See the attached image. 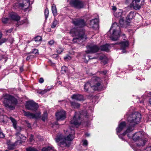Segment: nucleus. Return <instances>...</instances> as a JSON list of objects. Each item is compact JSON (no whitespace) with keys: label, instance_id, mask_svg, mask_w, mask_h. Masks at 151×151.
<instances>
[{"label":"nucleus","instance_id":"nucleus-14","mask_svg":"<svg viewBox=\"0 0 151 151\" xmlns=\"http://www.w3.org/2000/svg\"><path fill=\"white\" fill-rule=\"evenodd\" d=\"M73 24L75 26L80 27H83L86 25V23L83 19L78 18L74 19L72 20Z\"/></svg>","mask_w":151,"mask_h":151},{"label":"nucleus","instance_id":"nucleus-50","mask_svg":"<svg viewBox=\"0 0 151 151\" xmlns=\"http://www.w3.org/2000/svg\"><path fill=\"white\" fill-rule=\"evenodd\" d=\"M12 31V29H10L9 30H7L6 32H9L10 33Z\"/></svg>","mask_w":151,"mask_h":151},{"label":"nucleus","instance_id":"nucleus-17","mask_svg":"<svg viewBox=\"0 0 151 151\" xmlns=\"http://www.w3.org/2000/svg\"><path fill=\"white\" fill-rule=\"evenodd\" d=\"M24 113L25 116L27 117L32 119H37L39 117L40 115V114L39 113L33 114L26 111H24Z\"/></svg>","mask_w":151,"mask_h":151},{"label":"nucleus","instance_id":"nucleus-58","mask_svg":"<svg viewBox=\"0 0 151 151\" xmlns=\"http://www.w3.org/2000/svg\"><path fill=\"white\" fill-rule=\"evenodd\" d=\"M86 55H85L84 56V59L85 60H86V63H87L88 62V60H87V59L86 58Z\"/></svg>","mask_w":151,"mask_h":151},{"label":"nucleus","instance_id":"nucleus-33","mask_svg":"<svg viewBox=\"0 0 151 151\" xmlns=\"http://www.w3.org/2000/svg\"><path fill=\"white\" fill-rule=\"evenodd\" d=\"M58 24V22L56 20H54L51 26L52 28H54L55 27L57 24Z\"/></svg>","mask_w":151,"mask_h":151},{"label":"nucleus","instance_id":"nucleus-40","mask_svg":"<svg viewBox=\"0 0 151 151\" xmlns=\"http://www.w3.org/2000/svg\"><path fill=\"white\" fill-rule=\"evenodd\" d=\"M83 145L84 146H87L88 144V141L86 140H84L83 141Z\"/></svg>","mask_w":151,"mask_h":151},{"label":"nucleus","instance_id":"nucleus-22","mask_svg":"<svg viewBox=\"0 0 151 151\" xmlns=\"http://www.w3.org/2000/svg\"><path fill=\"white\" fill-rule=\"evenodd\" d=\"M73 99H74L78 101H81L83 99V98L82 95L78 94H74L71 96Z\"/></svg>","mask_w":151,"mask_h":151},{"label":"nucleus","instance_id":"nucleus-15","mask_svg":"<svg viewBox=\"0 0 151 151\" xmlns=\"http://www.w3.org/2000/svg\"><path fill=\"white\" fill-rule=\"evenodd\" d=\"M57 120H63L65 118V112L63 110H61L56 114Z\"/></svg>","mask_w":151,"mask_h":151},{"label":"nucleus","instance_id":"nucleus-29","mask_svg":"<svg viewBox=\"0 0 151 151\" xmlns=\"http://www.w3.org/2000/svg\"><path fill=\"white\" fill-rule=\"evenodd\" d=\"M68 70V68L65 66H63L61 68V72L63 74L66 73Z\"/></svg>","mask_w":151,"mask_h":151},{"label":"nucleus","instance_id":"nucleus-34","mask_svg":"<svg viewBox=\"0 0 151 151\" xmlns=\"http://www.w3.org/2000/svg\"><path fill=\"white\" fill-rule=\"evenodd\" d=\"M64 59L66 61H68L71 59V57L68 55H67L64 57Z\"/></svg>","mask_w":151,"mask_h":151},{"label":"nucleus","instance_id":"nucleus-6","mask_svg":"<svg viewBox=\"0 0 151 151\" xmlns=\"http://www.w3.org/2000/svg\"><path fill=\"white\" fill-rule=\"evenodd\" d=\"M144 134V132L139 131L136 132L132 136V139L134 141H138V142L137 143V147H143L147 141L146 139L142 138Z\"/></svg>","mask_w":151,"mask_h":151},{"label":"nucleus","instance_id":"nucleus-13","mask_svg":"<svg viewBox=\"0 0 151 151\" xmlns=\"http://www.w3.org/2000/svg\"><path fill=\"white\" fill-rule=\"evenodd\" d=\"M25 106L27 109L34 111H36L38 108L37 104L33 101L27 102Z\"/></svg>","mask_w":151,"mask_h":151},{"label":"nucleus","instance_id":"nucleus-41","mask_svg":"<svg viewBox=\"0 0 151 151\" xmlns=\"http://www.w3.org/2000/svg\"><path fill=\"white\" fill-rule=\"evenodd\" d=\"M9 41L11 44H12L14 42V40L12 37H10L9 39Z\"/></svg>","mask_w":151,"mask_h":151},{"label":"nucleus","instance_id":"nucleus-36","mask_svg":"<svg viewBox=\"0 0 151 151\" xmlns=\"http://www.w3.org/2000/svg\"><path fill=\"white\" fill-rule=\"evenodd\" d=\"M42 40V37L40 36H37L35 38V42H39Z\"/></svg>","mask_w":151,"mask_h":151},{"label":"nucleus","instance_id":"nucleus-18","mask_svg":"<svg viewBox=\"0 0 151 151\" xmlns=\"http://www.w3.org/2000/svg\"><path fill=\"white\" fill-rule=\"evenodd\" d=\"M126 126V124L124 122H122L119 124L118 127L116 129L117 134L118 135V133L120 132Z\"/></svg>","mask_w":151,"mask_h":151},{"label":"nucleus","instance_id":"nucleus-2","mask_svg":"<svg viewBox=\"0 0 151 151\" xmlns=\"http://www.w3.org/2000/svg\"><path fill=\"white\" fill-rule=\"evenodd\" d=\"M71 131V132L66 137H64L62 135H60L57 136L55 140L56 142H60L59 144V145L60 147H64L66 146H68L70 145V142L74 138V134L75 131L74 128H70L68 131Z\"/></svg>","mask_w":151,"mask_h":151},{"label":"nucleus","instance_id":"nucleus-5","mask_svg":"<svg viewBox=\"0 0 151 151\" xmlns=\"http://www.w3.org/2000/svg\"><path fill=\"white\" fill-rule=\"evenodd\" d=\"M3 101L6 107L12 109L15 108L17 103V100L15 98L8 94H6L4 96Z\"/></svg>","mask_w":151,"mask_h":151},{"label":"nucleus","instance_id":"nucleus-51","mask_svg":"<svg viewBox=\"0 0 151 151\" xmlns=\"http://www.w3.org/2000/svg\"><path fill=\"white\" fill-rule=\"evenodd\" d=\"M19 70L21 72H22L23 71V67H20L19 68Z\"/></svg>","mask_w":151,"mask_h":151},{"label":"nucleus","instance_id":"nucleus-1","mask_svg":"<svg viewBox=\"0 0 151 151\" xmlns=\"http://www.w3.org/2000/svg\"><path fill=\"white\" fill-rule=\"evenodd\" d=\"M141 118V114L138 112H135L130 114L127 119L128 127L126 131L123 134L118 135L119 137L122 140H124L123 136L134 129V126L140 122Z\"/></svg>","mask_w":151,"mask_h":151},{"label":"nucleus","instance_id":"nucleus-7","mask_svg":"<svg viewBox=\"0 0 151 151\" xmlns=\"http://www.w3.org/2000/svg\"><path fill=\"white\" fill-rule=\"evenodd\" d=\"M119 24L116 22L114 23L108 32V34L109 32L112 30L113 33L110 36L111 39L113 41L117 40L120 35V27L119 26Z\"/></svg>","mask_w":151,"mask_h":151},{"label":"nucleus","instance_id":"nucleus-4","mask_svg":"<svg viewBox=\"0 0 151 151\" xmlns=\"http://www.w3.org/2000/svg\"><path fill=\"white\" fill-rule=\"evenodd\" d=\"M70 33L71 35L76 37L73 39V43H78L80 40L86 38L85 31L82 28H73L71 29Z\"/></svg>","mask_w":151,"mask_h":151},{"label":"nucleus","instance_id":"nucleus-55","mask_svg":"<svg viewBox=\"0 0 151 151\" xmlns=\"http://www.w3.org/2000/svg\"><path fill=\"white\" fill-rule=\"evenodd\" d=\"M4 110L0 108V114L3 113Z\"/></svg>","mask_w":151,"mask_h":151},{"label":"nucleus","instance_id":"nucleus-59","mask_svg":"<svg viewBox=\"0 0 151 151\" xmlns=\"http://www.w3.org/2000/svg\"><path fill=\"white\" fill-rule=\"evenodd\" d=\"M53 57H56L58 56V55L57 54H54L52 55Z\"/></svg>","mask_w":151,"mask_h":151},{"label":"nucleus","instance_id":"nucleus-47","mask_svg":"<svg viewBox=\"0 0 151 151\" xmlns=\"http://www.w3.org/2000/svg\"><path fill=\"white\" fill-rule=\"evenodd\" d=\"M132 0H126L125 3L126 4H128L131 3L132 1Z\"/></svg>","mask_w":151,"mask_h":151},{"label":"nucleus","instance_id":"nucleus-46","mask_svg":"<svg viewBox=\"0 0 151 151\" xmlns=\"http://www.w3.org/2000/svg\"><path fill=\"white\" fill-rule=\"evenodd\" d=\"M29 1L30 0H23V2L24 3V1H25L27 3V4H28L27 5L29 6L30 4Z\"/></svg>","mask_w":151,"mask_h":151},{"label":"nucleus","instance_id":"nucleus-16","mask_svg":"<svg viewBox=\"0 0 151 151\" xmlns=\"http://www.w3.org/2000/svg\"><path fill=\"white\" fill-rule=\"evenodd\" d=\"M89 27L93 29H96L99 27L98 21L95 18L91 20L89 24Z\"/></svg>","mask_w":151,"mask_h":151},{"label":"nucleus","instance_id":"nucleus-26","mask_svg":"<svg viewBox=\"0 0 151 151\" xmlns=\"http://www.w3.org/2000/svg\"><path fill=\"white\" fill-rule=\"evenodd\" d=\"M100 59L102 60V62L104 65L106 64L107 62V60L105 56H100Z\"/></svg>","mask_w":151,"mask_h":151},{"label":"nucleus","instance_id":"nucleus-12","mask_svg":"<svg viewBox=\"0 0 151 151\" xmlns=\"http://www.w3.org/2000/svg\"><path fill=\"white\" fill-rule=\"evenodd\" d=\"M144 1V0H133L130 6L135 10H139L141 8L142 3Z\"/></svg>","mask_w":151,"mask_h":151},{"label":"nucleus","instance_id":"nucleus-21","mask_svg":"<svg viewBox=\"0 0 151 151\" xmlns=\"http://www.w3.org/2000/svg\"><path fill=\"white\" fill-rule=\"evenodd\" d=\"M9 17L12 20L16 21L19 20L20 18V16H18L16 13L14 12L10 13Z\"/></svg>","mask_w":151,"mask_h":151},{"label":"nucleus","instance_id":"nucleus-11","mask_svg":"<svg viewBox=\"0 0 151 151\" xmlns=\"http://www.w3.org/2000/svg\"><path fill=\"white\" fill-rule=\"evenodd\" d=\"M81 115L79 112H75V114L71 120L70 123L75 125H79L81 123Z\"/></svg>","mask_w":151,"mask_h":151},{"label":"nucleus","instance_id":"nucleus-10","mask_svg":"<svg viewBox=\"0 0 151 151\" xmlns=\"http://www.w3.org/2000/svg\"><path fill=\"white\" fill-rule=\"evenodd\" d=\"M70 4L72 6L78 9L83 8L85 5L84 2L80 0H71Z\"/></svg>","mask_w":151,"mask_h":151},{"label":"nucleus","instance_id":"nucleus-30","mask_svg":"<svg viewBox=\"0 0 151 151\" xmlns=\"http://www.w3.org/2000/svg\"><path fill=\"white\" fill-rule=\"evenodd\" d=\"M53 147L50 146L45 147L43 148L42 150V151H49L52 149Z\"/></svg>","mask_w":151,"mask_h":151},{"label":"nucleus","instance_id":"nucleus-62","mask_svg":"<svg viewBox=\"0 0 151 151\" xmlns=\"http://www.w3.org/2000/svg\"><path fill=\"white\" fill-rule=\"evenodd\" d=\"M127 136L129 138H130L132 137V136H130L129 134H127Z\"/></svg>","mask_w":151,"mask_h":151},{"label":"nucleus","instance_id":"nucleus-20","mask_svg":"<svg viewBox=\"0 0 151 151\" xmlns=\"http://www.w3.org/2000/svg\"><path fill=\"white\" fill-rule=\"evenodd\" d=\"M121 49L122 50L123 53H125V49L129 46V42L128 41L122 42L120 43Z\"/></svg>","mask_w":151,"mask_h":151},{"label":"nucleus","instance_id":"nucleus-32","mask_svg":"<svg viewBox=\"0 0 151 151\" xmlns=\"http://www.w3.org/2000/svg\"><path fill=\"white\" fill-rule=\"evenodd\" d=\"M44 14L45 17V19H46L48 17L49 14V10L48 9L46 8L45 9L44 12Z\"/></svg>","mask_w":151,"mask_h":151},{"label":"nucleus","instance_id":"nucleus-24","mask_svg":"<svg viewBox=\"0 0 151 151\" xmlns=\"http://www.w3.org/2000/svg\"><path fill=\"white\" fill-rule=\"evenodd\" d=\"M114 15L116 17L119 18L120 20L123 21V19L122 18V13L121 12H116L114 13Z\"/></svg>","mask_w":151,"mask_h":151},{"label":"nucleus","instance_id":"nucleus-57","mask_svg":"<svg viewBox=\"0 0 151 151\" xmlns=\"http://www.w3.org/2000/svg\"><path fill=\"white\" fill-rule=\"evenodd\" d=\"M112 9L113 10H116V7L115 6H113L112 8Z\"/></svg>","mask_w":151,"mask_h":151},{"label":"nucleus","instance_id":"nucleus-45","mask_svg":"<svg viewBox=\"0 0 151 151\" xmlns=\"http://www.w3.org/2000/svg\"><path fill=\"white\" fill-rule=\"evenodd\" d=\"M4 137V135L3 133L0 132V138H3Z\"/></svg>","mask_w":151,"mask_h":151},{"label":"nucleus","instance_id":"nucleus-31","mask_svg":"<svg viewBox=\"0 0 151 151\" xmlns=\"http://www.w3.org/2000/svg\"><path fill=\"white\" fill-rule=\"evenodd\" d=\"M47 114L46 111L44 112L42 117V120L45 121L47 119Z\"/></svg>","mask_w":151,"mask_h":151},{"label":"nucleus","instance_id":"nucleus-9","mask_svg":"<svg viewBox=\"0 0 151 151\" xmlns=\"http://www.w3.org/2000/svg\"><path fill=\"white\" fill-rule=\"evenodd\" d=\"M9 119L13 123L14 128L16 130L17 132L15 135L16 138L18 140L20 141L21 142H24L26 140V137L20 133L22 129L21 127L16 126L17 122L12 117H10Z\"/></svg>","mask_w":151,"mask_h":151},{"label":"nucleus","instance_id":"nucleus-63","mask_svg":"<svg viewBox=\"0 0 151 151\" xmlns=\"http://www.w3.org/2000/svg\"><path fill=\"white\" fill-rule=\"evenodd\" d=\"M149 103L151 104V98L149 100Z\"/></svg>","mask_w":151,"mask_h":151},{"label":"nucleus","instance_id":"nucleus-64","mask_svg":"<svg viewBox=\"0 0 151 151\" xmlns=\"http://www.w3.org/2000/svg\"><path fill=\"white\" fill-rule=\"evenodd\" d=\"M2 36V35L1 34H0V39L1 38Z\"/></svg>","mask_w":151,"mask_h":151},{"label":"nucleus","instance_id":"nucleus-19","mask_svg":"<svg viewBox=\"0 0 151 151\" xmlns=\"http://www.w3.org/2000/svg\"><path fill=\"white\" fill-rule=\"evenodd\" d=\"M136 14L133 11L130 12L127 15L126 20L127 22H129L130 21L133 19L135 16Z\"/></svg>","mask_w":151,"mask_h":151},{"label":"nucleus","instance_id":"nucleus-44","mask_svg":"<svg viewBox=\"0 0 151 151\" xmlns=\"http://www.w3.org/2000/svg\"><path fill=\"white\" fill-rule=\"evenodd\" d=\"M44 79L42 78H40L39 82L40 83H42L44 82Z\"/></svg>","mask_w":151,"mask_h":151},{"label":"nucleus","instance_id":"nucleus-61","mask_svg":"<svg viewBox=\"0 0 151 151\" xmlns=\"http://www.w3.org/2000/svg\"><path fill=\"white\" fill-rule=\"evenodd\" d=\"M137 102L138 103H143V101H141L140 100H139V101H137Z\"/></svg>","mask_w":151,"mask_h":151},{"label":"nucleus","instance_id":"nucleus-8","mask_svg":"<svg viewBox=\"0 0 151 151\" xmlns=\"http://www.w3.org/2000/svg\"><path fill=\"white\" fill-rule=\"evenodd\" d=\"M109 45L106 44L101 46L100 49L102 51L108 52L109 51ZM87 50L86 51L87 54L94 53L97 52L99 48L97 45H88L87 47Z\"/></svg>","mask_w":151,"mask_h":151},{"label":"nucleus","instance_id":"nucleus-49","mask_svg":"<svg viewBox=\"0 0 151 151\" xmlns=\"http://www.w3.org/2000/svg\"><path fill=\"white\" fill-rule=\"evenodd\" d=\"M32 57V55H30V56H27V58H26L27 60H29L30 58Z\"/></svg>","mask_w":151,"mask_h":151},{"label":"nucleus","instance_id":"nucleus-56","mask_svg":"<svg viewBox=\"0 0 151 151\" xmlns=\"http://www.w3.org/2000/svg\"><path fill=\"white\" fill-rule=\"evenodd\" d=\"M87 58H88V60H89V59H93L95 58H91L89 56H88H88H87Z\"/></svg>","mask_w":151,"mask_h":151},{"label":"nucleus","instance_id":"nucleus-54","mask_svg":"<svg viewBox=\"0 0 151 151\" xmlns=\"http://www.w3.org/2000/svg\"><path fill=\"white\" fill-rule=\"evenodd\" d=\"M48 91V90L47 89H45L44 90L42 91L41 93H46Z\"/></svg>","mask_w":151,"mask_h":151},{"label":"nucleus","instance_id":"nucleus-53","mask_svg":"<svg viewBox=\"0 0 151 151\" xmlns=\"http://www.w3.org/2000/svg\"><path fill=\"white\" fill-rule=\"evenodd\" d=\"M107 71L106 70H104L103 71L101 72V73H103L104 75H105L107 73Z\"/></svg>","mask_w":151,"mask_h":151},{"label":"nucleus","instance_id":"nucleus-27","mask_svg":"<svg viewBox=\"0 0 151 151\" xmlns=\"http://www.w3.org/2000/svg\"><path fill=\"white\" fill-rule=\"evenodd\" d=\"M8 148L10 150H12L14 149L16 147V145L14 143H9L8 144Z\"/></svg>","mask_w":151,"mask_h":151},{"label":"nucleus","instance_id":"nucleus-3","mask_svg":"<svg viewBox=\"0 0 151 151\" xmlns=\"http://www.w3.org/2000/svg\"><path fill=\"white\" fill-rule=\"evenodd\" d=\"M101 80L99 77L94 76L92 78L90 82H87L84 85V89L88 91L90 88H92L94 91H100L103 88V86L101 84Z\"/></svg>","mask_w":151,"mask_h":151},{"label":"nucleus","instance_id":"nucleus-38","mask_svg":"<svg viewBox=\"0 0 151 151\" xmlns=\"http://www.w3.org/2000/svg\"><path fill=\"white\" fill-rule=\"evenodd\" d=\"M9 20V19L8 18H3L2 19V22L4 23H7Z\"/></svg>","mask_w":151,"mask_h":151},{"label":"nucleus","instance_id":"nucleus-39","mask_svg":"<svg viewBox=\"0 0 151 151\" xmlns=\"http://www.w3.org/2000/svg\"><path fill=\"white\" fill-rule=\"evenodd\" d=\"M7 40V39L5 38L1 39L0 41V45H1L3 43L6 42Z\"/></svg>","mask_w":151,"mask_h":151},{"label":"nucleus","instance_id":"nucleus-43","mask_svg":"<svg viewBox=\"0 0 151 151\" xmlns=\"http://www.w3.org/2000/svg\"><path fill=\"white\" fill-rule=\"evenodd\" d=\"M54 41L53 40H51L48 42V44L50 45H52L54 44Z\"/></svg>","mask_w":151,"mask_h":151},{"label":"nucleus","instance_id":"nucleus-35","mask_svg":"<svg viewBox=\"0 0 151 151\" xmlns=\"http://www.w3.org/2000/svg\"><path fill=\"white\" fill-rule=\"evenodd\" d=\"M135 151H141L140 150L137 149L135 150ZM143 151H151V146L149 147L146 148V149H145Z\"/></svg>","mask_w":151,"mask_h":151},{"label":"nucleus","instance_id":"nucleus-60","mask_svg":"<svg viewBox=\"0 0 151 151\" xmlns=\"http://www.w3.org/2000/svg\"><path fill=\"white\" fill-rule=\"evenodd\" d=\"M86 136L87 137H88L90 136V134L88 133H86L85 134Z\"/></svg>","mask_w":151,"mask_h":151},{"label":"nucleus","instance_id":"nucleus-52","mask_svg":"<svg viewBox=\"0 0 151 151\" xmlns=\"http://www.w3.org/2000/svg\"><path fill=\"white\" fill-rule=\"evenodd\" d=\"M25 4H24L23 3H21L20 4V6L22 7H23L25 6Z\"/></svg>","mask_w":151,"mask_h":151},{"label":"nucleus","instance_id":"nucleus-23","mask_svg":"<svg viewBox=\"0 0 151 151\" xmlns=\"http://www.w3.org/2000/svg\"><path fill=\"white\" fill-rule=\"evenodd\" d=\"M29 22L28 21L27 18H26L20 21L17 22V24L18 25L24 24L25 25L27 26L29 24Z\"/></svg>","mask_w":151,"mask_h":151},{"label":"nucleus","instance_id":"nucleus-42","mask_svg":"<svg viewBox=\"0 0 151 151\" xmlns=\"http://www.w3.org/2000/svg\"><path fill=\"white\" fill-rule=\"evenodd\" d=\"M32 53L35 54H38V50L37 49H35L33 50Z\"/></svg>","mask_w":151,"mask_h":151},{"label":"nucleus","instance_id":"nucleus-28","mask_svg":"<svg viewBox=\"0 0 151 151\" xmlns=\"http://www.w3.org/2000/svg\"><path fill=\"white\" fill-rule=\"evenodd\" d=\"M71 105L74 108H78L80 106V104L75 102L70 101Z\"/></svg>","mask_w":151,"mask_h":151},{"label":"nucleus","instance_id":"nucleus-37","mask_svg":"<svg viewBox=\"0 0 151 151\" xmlns=\"http://www.w3.org/2000/svg\"><path fill=\"white\" fill-rule=\"evenodd\" d=\"M63 51V49L60 47H59L58 48L57 50V51L58 53L60 54Z\"/></svg>","mask_w":151,"mask_h":151},{"label":"nucleus","instance_id":"nucleus-25","mask_svg":"<svg viewBox=\"0 0 151 151\" xmlns=\"http://www.w3.org/2000/svg\"><path fill=\"white\" fill-rule=\"evenodd\" d=\"M52 10L54 15L56 16L57 14V11L56 6L54 4H53L52 6Z\"/></svg>","mask_w":151,"mask_h":151},{"label":"nucleus","instance_id":"nucleus-48","mask_svg":"<svg viewBox=\"0 0 151 151\" xmlns=\"http://www.w3.org/2000/svg\"><path fill=\"white\" fill-rule=\"evenodd\" d=\"M33 136L32 135H31L30 136V138H29V140L31 142H32V140H33Z\"/></svg>","mask_w":151,"mask_h":151}]
</instances>
